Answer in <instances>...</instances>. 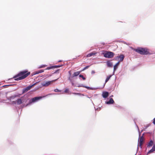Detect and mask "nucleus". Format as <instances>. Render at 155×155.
Here are the masks:
<instances>
[{"instance_id": "obj_1", "label": "nucleus", "mask_w": 155, "mask_h": 155, "mask_svg": "<svg viewBox=\"0 0 155 155\" xmlns=\"http://www.w3.org/2000/svg\"><path fill=\"white\" fill-rule=\"evenodd\" d=\"M30 72L27 70H25L20 72L18 74L15 76L13 78L15 80L19 81L23 79L30 74Z\"/></svg>"}, {"instance_id": "obj_2", "label": "nucleus", "mask_w": 155, "mask_h": 155, "mask_svg": "<svg viewBox=\"0 0 155 155\" xmlns=\"http://www.w3.org/2000/svg\"><path fill=\"white\" fill-rule=\"evenodd\" d=\"M135 51L141 54L146 55L149 53L148 49L146 48H139L135 49Z\"/></svg>"}, {"instance_id": "obj_3", "label": "nucleus", "mask_w": 155, "mask_h": 155, "mask_svg": "<svg viewBox=\"0 0 155 155\" xmlns=\"http://www.w3.org/2000/svg\"><path fill=\"white\" fill-rule=\"evenodd\" d=\"M102 54L104 57L108 58H113L114 55L113 52L107 51H105L103 52Z\"/></svg>"}, {"instance_id": "obj_4", "label": "nucleus", "mask_w": 155, "mask_h": 155, "mask_svg": "<svg viewBox=\"0 0 155 155\" xmlns=\"http://www.w3.org/2000/svg\"><path fill=\"white\" fill-rule=\"evenodd\" d=\"M136 126L138 129V130L139 131V137L138 141H139V146L141 147V146L143 144V136L144 135V134L143 133L142 134V136L141 137H140L141 132L143 130H141V132H140L139 131V128H138V126L136 124Z\"/></svg>"}, {"instance_id": "obj_5", "label": "nucleus", "mask_w": 155, "mask_h": 155, "mask_svg": "<svg viewBox=\"0 0 155 155\" xmlns=\"http://www.w3.org/2000/svg\"><path fill=\"white\" fill-rule=\"evenodd\" d=\"M43 97H36L32 98L29 101V104H31L33 102H34L38 101L41 99Z\"/></svg>"}, {"instance_id": "obj_6", "label": "nucleus", "mask_w": 155, "mask_h": 155, "mask_svg": "<svg viewBox=\"0 0 155 155\" xmlns=\"http://www.w3.org/2000/svg\"><path fill=\"white\" fill-rule=\"evenodd\" d=\"M58 79H56L55 80H53L51 81H48L45 82H44L41 84V85L43 86L44 87H47L49 85L51 84L52 82H53L55 81H56Z\"/></svg>"}, {"instance_id": "obj_7", "label": "nucleus", "mask_w": 155, "mask_h": 155, "mask_svg": "<svg viewBox=\"0 0 155 155\" xmlns=\"http://www.w3.org/2000/svg\"><path fill=\"white\" fill-rule=\"evenodd\" d=\"M36 84H34L32 85L29 86L26 88L23 89L22 90V93H24L30 90L32 87L35 85Z\"/></svg>"}, {"instance_id": "obj_8", "label": "nucleus", "mask_w": 155, "mask_h": 155, "mask_svg": "<svg viewBox=\"0 0 155 155\" xmlns=\"http://www.w3.org/2000/svg\"><path fill=\"white\" fill-rule=\"evenodd\" d=\"M124 58V56L123 54H121L119 56H117L116 57V59H117V58H120V59L119 61V62H121V61H123Z\"/></svg>"}, {"instance_id": "obj_9", "label": "nucleus", "mask_w": 155, "mask_h": 155, "mask_svg": "<svg viewBox=\"0 0 155 155\" xmlns=\"http://www.w3.org/2000/svg\"><path fill=\"white\" fill-rule=\"evenodd\" d=\"M114 102V101L112 98H110L108 101H106V103L107 104H113Z\"/></svg>"}, {"instance_id": "obj_10", "label": "nucleus", "mask_w": 155, "mask_h": 155, "mask_svg": "<svg viewBox=\"0 0 155 155\" xmlns=\"http://www.w3.org/2000/svg\"><path fill=\"white\" fill-rule=\"evenodd\" d=\"M109 95L108 92H103L102 93V96L103 98H106Z\"/></svg>"}, {"instance_id": "obj_11", "label": "nucleus", "mask_w": 155, "mask_h": 155, "mask_svg": "<svg viewBox=\"0 0 155 155\" xmlns=\"http://www.w3.org/2000/svg\"><path fill=\"white\" fill-rule=\"evenodd\" d=\"M155 151V145H154L152 149L150 150L147 153V154H149Z\"/></svg>"}, {"instance_id": "obj_12", "label": "nucleus", "mask_w": 155, "mask_h": 155, "mask_svg": "<svg viewBox=\"0 0 155 155\" xmlns=\"http://www.w3.org/2000/svg\"><path fill=\"white\" fill-rule=\"evenodd\" d=\"M120 62L119 61L117 62L114 66V72L116 71V70L117 68V66L119 64Z\"/></svg>"}, {"instance_id": "obj_13", "label": "nucleus", "mask_w": 155, "mask_h": 155, "mask_svg": "<svg viewBox=\"0 0 155 155\" xmlns=\"http://www.w3.org/2000/svg\"><path fill=\"white\" fill-rule=\"evenodd\" d=\"M80 73V71H76L72 75L73 77H74L78 76Z\"/></svg>"}, {"instance_id": "obj_14", "label": "nucleus", "mask_w": 155, "mask_h": 155, "mask_svg": "<svg viewBox=\"0 0 155 155\" xmlns=\"http://www.w3.org/2000/svg\"><path fill=\"white\" fill-rule=\"evenodd\" d=\"M44 70H41L38 71H35V72L34 74H37L39 73H41L44 72Z\"/></svg>"}, {"instance_id": "obj_15", "label": "nucleus", "mask_w": 155, "mask_h": 155, "mask_svg": "<svg viewBox=\"0 0 155 155\" xmlns=\"http://www.w3.org/2000/svg\"><path fill=\"white\" fill-rule=\"evenodd\" d=\"M112 75H110L109 76L107 77L105 81V83L104 84H105L109 81V79L111 77Z\"/></svg>"}, {"instance_id": "obj_16", "label": "nucleus", "mask_w": 155, "mask_h": 155, "mask_svg": "<svg viewBox=\"0 0 155 155\" xmlns=\"http://www.w3.org/2000/svg\"><path fill=\"white\" fill-rule=\"evenodd\" d=\"M96 53H94L93 52H91V53H89V54H87L86 55V57L88 58L90 57L93 55H94L96 54Z\"/></svg>"}, {"instance_id": "obj_17", "label": "nucleus", "mask_w": 155, "mask_h": 155, "mask_svg": "<svg viewBox=\"0 0 155 155\" xmlns=\"http://www.w3.org/2000/svg\"><path fill=\"white\" fill-rule=\"evenodd\" d=\"M58 67V65L52 66L50 67H48L47 68V70H49L52 68H54Z\"/></svg>"}, {"instance_id": "obj_18", "label": "nucleus", "mask_w": 155, "mask_h": 155, "mask_svg": "<svg viewBox=\"0 0 155 155\" xmlns=\"http://www.w3.org/2000/svg\"><path fill=\"white\" fill-rule=\"evenodd\" d=\"M153 141L151 140L150 142L149 143L148 145H147V147H151L153 144Z\"/></svg>"}, {"instance_id": "obj_19", "label": "nucleus", "mask_w": 155, "mask_h": 155, "mask_svg": "<svg viewBox=\"0 0 155 155\" xmlns=\"http://www.w3.org/2000/svg\"><path fill=\"white\" fill-rule=\"evenodd\" d=\"M107 65L108 67H111L112 66V63L110 61H107Z\"/></svg>"}, {"instance_id": "obj_20", "label": "nucleus", "mask_w": 155, "mask_h": 155, "mask_svg": "<svg viewBox=\"0 0 155 155\" xmlns=\"http://www.w3.org/2000/svg\"><path fill=\"white\" fill-rule=\"evenodd\" d=\"M17 102L18 104H20L22 103V100L20 99H18L17 100Z\"/></svg>"}, {"instance_id": "obj_21", "label": "nucleus", "mask_w": 155, "mask_h": 155, "mask_svg": "<svg viewBox=\"0 0 155 155\" xmlns=\"http://www.w3.org/2000/svg\"><path fill=\"white\" fill-rule=\"evenodd\" d=\"M84 87L85 88H86L87 89H89V90H96L97 89L96 88H92V87H87V86H85Z\"/></svg>"}, {"instance_id": "obj_22", "label": "nucleus", "mask_w": 155, "mask_h": 155, "mask_svg": "<svg viewBox=\"0 0 155 155\" xmlns=\"http://www.w3.org/2000/svg\"><path fill=\"white\" fill-rule=\"evenodd\" d=\"M68 79L71 82L72 85L74 87H77L76 85H75L74 83L71 80L70 78H69Z\"/></svg>"}, {"instance_id": "obj_23", "label": "nucleus", "mask_w": 155, "mask_h": 155, "mask_svg": "<svg viewBox=\"0 0 155 155\" xmlns=\"http://www.w3.org/2000/svg\"><path fill=\"white\" fill-rule=\"evenodd\" d=\"M79 77L80 78H82V79L83 80H85L86 78H84V76L81 75V74H80L79 75Z\"/></svg>"}, {"instance_id": "obj_24", "label": "nucleus", "mask_w": 155, "mask_h": 155, "mask_svg": "<svg viewBox=\"0 0 155 155\" xmlns=\"http://www.w3.org/2000/svg\"><path fill=\"white\" fill-rule=\"evenodd\" d=\"M78 87H84L85 86L83 85V84H80L77 86Z\"/></svg>"}, {"instance_id": "obj_25", "label": "nucleus", "mask_w": 155, "mask_h": 155, "mask_svg": "<svg viewBox=\"0 0 155 155\" xmlns=\"http://www.w3.org/2000/svg\"><path fill=\"white\" fill-rule=\"evenodd\" d=\"M90 67V66H86L83 69V70L84 71L87 69L89 67Z\"/></svg>"}, {"instance_id": "obj_26", "label": "nucleus", "mask_w": 155, "mask_h": 155, "mask_svg": "<svg viewBox=\"0 0 155 155\" xmlns=\"http://www.w3.org/2000/svg\"><path fill=\"white\" fill-rule=\"evenodd\" d=\"M46 66H47V65H41V66H40L39 68H43L45 67Z\"/></svg>"}, {"instance_id": "obj_27", "label": "nucleus", "mask_w": 155, "mask_h": 155, "mask_svg": "<svg viewBox=\"0 0 155 155\" xmlns=\"http://www.w3.org/2000/svg\"><path fill=\"white\" fill-rule=\"evenodd\" d=\"M64 63H63L61 65H60V64H59V65H58V66H59V68H60V67H61V66L64 65Z\"/></svg>"}, {"instance_id": "obj_28", "label": "nucleus", "mask_w": 155, "mask_h": 155, "mask_svg": "<svg viewBox=\"0 0 155 155\" xmlns=\"http://www.w3.org/2000/svg\"><path fill=\"white\" fill-rule=\"evenodd\" d=\"M68 89H66L64 91V92L65 93H68Z\"/></svg>"}, {"instance_id": "obj_29", "label": "nucleus", "mask_w": 155, "mask_h": 155, "mask_svg": "<svg viewBox=\"0 0 155 155\" xmlns=\"http://www.w3.org/2000/svg\"><path fill=\"white\" fill-rule=\"evenodd\" d=\"M153 123L155 125V117L153 119Z\"/></svg>"}, {"instance_id": "obj_30", "label": "nucleus", "mask_w": 155, "mask_h": 155, "mask_svg": "<svg viewBox=\"0 0 155 155\" xmlns=\"http://www.w3.org/2000/svg\"><path fill=\"white\" fill-rule=\"evenodd\" d=\"M54 91L55 92H58V89H56L54 90Z\"/></svg>"}, {"instance_id": "obj_31", "label": "nucleus", "mask_w": 155, "mask_h": 155, "mask_svg": "<svg viewBox=\"0 0 155 155\" xmlns=\"http://www.w3.org/2000/svg\"><path fill=\"white\" fill-rule=\"evenodd\" d=\"M95 73V71H91V74H94Z\"/></svg>"}, {"instance_id": "obj_32", "label": "nucleus", "mask_w": 155, "mask_h": 155, "mask_svg": "<svg viewBox=\"0 0 155 155\" xmlns=\"http://www.w3.org/2000/svg\"><path fill=\"white\" fill-rule=\"evenodd\" d=\"M149 127V126L148 125H147L145 127V129H146L148 127Z\"/></svg>"}, {"instance_id": "obj_33", "label": "nucleus", "mask_w": 155, "mask_h": 155, "mask_svg": "<svg viewBox=\"0 0 155 155\" xmlns=\"http://www.w3.org/2000/svg\"><path fill=\"white\" fill-rule=\"evenodd\" d=\"M73 94H79L78 93H74Z\"/></svg>"}, {"instance_id": "obj_34", "label": "nucleus", "mask_w": 155, "mask_h": 155, "mask_svg": "<svg viewBox=\"0 0 155 155\" xmlns=\"http://www.w3.org/2000/svg\"><path fill=\"white\" fill-rule=\"evenodd\" d=\"M61 60H59V61H58L59 62H61Z\"/></svg>"}, {"instance_id": "obj_35", "label": "nucleus", "mask_w": 155, "mask_h": 155, "mask_svg": "<svg viewBox=\"0 0 155 155\" xmlns=\"http://www.w3.org/2000/svg\"><path fill=\"white\" fill-rule=\"evenodd\" d=\"M95 109V110H98V108L96 109Z\"/></svg>"}, {"instance_id": "obj_36", "label": "nucleus", "mask_w": 155, "mask_h": 155, "mask_svg": "<svg viewBox=\"0 0 155 155\" xmlns=\"http://www.w3.org/2000/svg\"><path fill=\"white\" fill-rule=\"evenodd\" d=\"M113 95H112L111 96H110V97H113Z\"/></svg>"}, {"instance_id": "obj_37", "label": "nucleus", "mask_w": 155, "mask_h": 155, "mask_svg": "<svg viewBox=\"0 0 155 155\" xmlns=\"http://www.w3.org/2000/svg\"><path fill=\"white\" fill-rule=\"evenodd\" d=\"M69 73L70 74H71L70 71H69Z\"/></svg>"}]
</instances>
